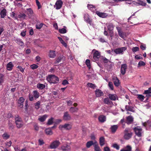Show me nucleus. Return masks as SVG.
<instances>
[{
    "label": "nucleus",
    "instance_id": "1",
    "mask_svg": "<svg viewBox=\"0 0 151 151\" xmlns=\"http://www.w3.org/2000/svg\"><path fill=\"white\" fill-rule=\"evenodd\" d=\"M47 80L50 83L54 84L58 83L59 82V78L54 75H48L47 77Z\"/></svg>",
    "mask_w": 151,
    "mask_h": 151
},
{
    "label": "nucleus",
    "instance_id": "2",
    "mask_svg": "<svg viewBox=\"0 0 151 151\" xmlns=\"http://www.w3.org/2000/svg\"><path fill=\"white\" fill-rule=\"evenodd\" d=\"M15 124L17 128H20L23 126L24 122L22 119L18 115L15 116Z\"/></svg>",
    "mask_w": 151,
    "mask_h": 151
},
{
    "label": "nucleus",
    "instance_id": "3",
    "mask_svg": "<svg viewBox=\"0 0 151 151\" xmlns=\"http://www.w3.org/2000/svg\"><path fill=\"white\" fill-rule=\"evenodd\" d=\"M124 138L126 140H128L130 139L132 135V133L130 130L128 128H126L124 132Z\"/></svg>",
    "mask_w": 151,
    "mask_h": 151
},
{
    "label": "nucleus",
    "instance_id": "4",
    "mask_svg": "<svg viewBox=\"0 0 151 151\" xmlns=\"http://www.w3.org/2000/svg\"><path fill=\"white\" fill-rule=\"evenodd\" d=\"M127 49L126 47H124L116 48L114 50L112 49V52L113 51L116 54H123L124 51Z\"/></svg>",
    "mask_w": 151,
    "mask_h": 151
},
{
    "label": "nucleus",
    "instance_id": "5",
    "mask_svg": "<svg viewBox=\"0 0 151 151\" xmlns=\"http://www.w3.org/2000/svg\"><path fill=\"white\" fill-rule=\"evenodd\" d=\"M134 130L135 134L139 137H141L142 136V129L140 127L137 126L134 129Z\"/></svg>",
    "mask_w": 151,
    "mask_h": 151
},
{
    "label": "nucleus",
    "instance_id": "6",
    "mask_svg": "<svg viewBox=\"0 0 151 151\" xmlns=\"http://www.w3.org/2000/svg\"><path fill=\"white\" fill-rule=\"evenodd\" d=\"M60 144L58 140H55L50 145V148L52 149L57 148Z\"/></svg>",
    "mask_w": 151,
    "mask_h": 151
},
{
    "label": "nucleus",
    "instance_id": "7",
    "mask_svg": "<svg viewBox=\"0 0 151 151\" xmlns=\"http://www.w3.org/2000/svg\"><path fill=\"white\" fill-rule=\"evenodd\" d=\"M108 30L109 31V35L110 37H112L114 35L113 29L114 27L112 24H109L107 26Z\"/></svg>",
    "mask_w": 151,
    "mask_h": 151
},
{
    "label": "nucleus",
    "instance_id": "8",
    "mask_svg": "<svg viewBox=\"0 0 151 151\" xmlns=\"http://www.w3.org/2000/svg\"><path fill=\"white\" fill-rule=\"evenodd\" d=\"M59 128L62 130L63 129L66 130H68L70 129L71 128L72 126L71 125L68 124H65L63 125H60L59 126Z\"/></svg>",
    "mask_w": 151,
    "mask_h": 151
},
{
    "label": "nucleus",
    "instance_id": "9",
    "mask_svg": "<svg viewBox=\"0 0 151 151\" xmlns=\"http://www.w3.org/2000/svg\"><path fill=\"white\" fill-rule=\"evenodd\" d=\"M63 2L61 0H57L55 4V7L56 9H59L62 6Z\"/></svg>",
    "mask_w": 151,
    "mask_h": 151
},
{
    "label": "nucleus",
    "instance_id": "10",
    "mask_svg": "<svg viewBox=\"0 0 151 151\" xmlns=\"http://www.w3.org/2000/svg\"><path fill=\"white\" fill-rule=\"evenodd\" d=\"M127 68V66L126 64H123L121 65L120 72L121 74L124 75L126 72V70Z\"/></svg>",
    "mask_w": 151,
    "mask_h": 151
},
{
    "label": "nucleus",
    "instance_id": "11",
    "mask_svg": "<svg viewBox=\"0 0 151 151\" xmlns=\"http://www.w3.org/2000/svg\"><path fill=\"white\" fill-rule=\"evenodd\" d=\"M65 59V57L63 55H60L56 59V60L55 62V64L59 63L60 62H63Z\"/></svg>",
    "mask_w": 151,
    "mask_h": 151
},
{
    "label": "nucleus",
    "instance_id": "12",
    "mask_svg": "<svg viewBox=\"0 0 151 151\" xmlns=\"http://www.w3.org/2000/svg\"><path fill=\"white\" fill-rule=\"evenodd\" d=\"M95 51L93 54V58L95 60H98L100 56V52L95 49H93L92 51Z\"/></svg>",
    "mask_w": 151,
    "mask_h": 151
},
{
    "label": "nucleus",
    "instance_id": "13",
    "mask_svg": "<svg viewBox=\"0 0 151 151\" xmlns=\"http://www.w3.org/2000/svg\"><path fill=\"white\" fill-rule=\"evenodd\" d=\"M25 100V99L23 97H21L19 98L17 102L19 106L21 108L23 107V103Z\"/></svg>",
    "mask_w": 151,
    "mask_h": 151
},
{
    "label": "nucleus",
    "instance_id": "14",
    "mask_svg": "<svg viewBox=\"0 0 151 151\" xmlns=\"http://www.w3.org/2000/svg\"><path fill=\"white\" fill-rule=\"evenodd\" d=\"M63 119L65 121H68L71 119V116L68 112L66 111L64 113Z\"/></svg>",
    "mask_w": 151,
    "mask_h": 151
},
{
    "label": "nucleus",
    "instance_id": "15",
    "mask_svg": "<svg viewBox=\"0 0 151 151\" xmlns=\"http://www.w3.org/2000/svg\"><path fill=\"white\" fill-rule=\"evenodd\" d=\"M116 28L119 36L122 38L124 39L125 36V34L121 31V28L119 27H117Z\"/></svg>",
    "mask_w": 151,
    "mask_h": 151
},
{
    "label": "nucleus",
    "instance_id": "16",
    "mask_svg": "<svg viewBox=\"0 0 151 151\" xmlns=\"http://www.w3.org/2000/svg\"><path fill=\"white\" fill-rule=\"evenodd\" d=\"M84 20L87 23L91 25L92 22V20L90 18L89 15L87 14H85L84 16Z\"/></svg>",
    "mask_w": 151,
    "mask_h": 151
},
{
    "label": "nucleus",
    "instance_id": "17",
    "mask_svg": "<svg viewBox=\"0 0 151 151\" xmlns=\"http://www.w3.org/2000/svg\"><path fill=\"white\" fill-rule=\"evenodd\" d=\"M96 97H99L103 96L104 94L103 92L100 89H97L95 91Z\"/></svg>",
    "mask_w": 151,
    "mask_h": 151
},
{
    "label": "nucleus",
    "instance_id": "18",
    "mask_svg": "<svg viewBox=\"0 0 151 151\" xmlns=\"http://www.w3.org/2000/svg\"><path fill=\"white\" fill-rule=\"evenodd\" d=\"M61 149L63 151H70V147L69 145L65 144L61 146Z\"/></svg>",
    "mask_w": 151,
    "mask_h": 151
},
{
    "label": "nucleus",
    "instance_id": "19",
    "mask_svg": "<svg viewBox=\"0 0 151 151\" xmlns=\"http://www.w3.org/2000/svg\"><path fill=\"white\" fill-rule=\"evenodd\" d=\"M118 128L117 125H113L111 126L110 128L111 132L112 133H115Z\"/></svg>",
    "mask_w": 151,
    "mask_h": 151
},
{
    "label": "nucleus",
    "instance_id": "20",
    "mask_svg": "<svg viewBox=\"0 0 151 151\" xmlns=\"http://www.w3.org/2000/svg\"><path fill=\"white\" fill-rule=\"evenodd\" d=\"M126 123L129 124H132L133 121V118L132 116H129L126 118Z\"/></svg>",
    "mask_w": 151,
    "mask_h": 151
},
{
    "label": "nucleus",
    "instance_id": "21",
    "mask_svg": "<svg viewBox=\"0 0 151 151\" xmlns=\"http://www.w3.org/2000/svg\"><path fill=\"white\" fill-rule=\"evenodd\" d=\"M56 55L55 51L50 50L49 52L48 56L50 58H54Z\"/></svg>",
    "mask_w": 151,
    "mask_h": 151
},
{
    "label": "nucleus",
    "instance_id": "22",
    "mask_svg": "<svg viewBox=\"0 0 151 151\" xmlns=\"http://www.w3.org/2000/svg\"><path fill=\"white\" fill-rule=\"evenodd\" d=\"M96 14L99 17L103 18L106 17L107 15L106 13L100 12L98 11L96 12Z\"/></svg>",
    "mask_w": 151,
    "mask_h": 151
},
{
    "label": "nucleus",
    "instance_id": "23",
    "mask_svg": "<svg viewBox=\"0 0 151 151\" xmlns=\"http://www.w3.org/2000/svg\"><path fill=\"white\" fill-rule=\"evenodd\" d=\"M114 83V85L116 87L119 86V80L116 77H114L113 78Z\"/></svg>",
    "mask_w": 151,
    "mask_h": 151
},
{
    "label": "nucleus",
    "instance_id": "24",
    "mask_svg": "<svg viewBox=\"0 0 151 151\" xmlns=\"http://www.w3.org/2000/svg\"><path fill=\"white\" fill-rule=\"evenodd\" d=\"M7 11L6 9L4 8L0 12L1 18H4L6 15Z\"/></svg>",
    "mask_w": 151,
    "mask_h": 151
},
{
    "label": "nucleus",
    "instance_id": "25",
    "mask_svg": "<svg viewBox=\"0 0 151 151\" xmlns=\"http://www.w3.org/2000/svg\"><path fill=\"white\" fill-rule=\"evenodd\" d=\"M108 96L109 98L112 101H115L116 98L118 99L116 94L109 93Z\"/></svg>",
    "mask_w": 151,
    "mask_h": 151
},
{
    "label": "nucleus",
    "instance_id": "26",
    "mask_svg": "<svg viewBox=\"0 0 151 151\" xmlns=\"http://www.w3.org/2000/svg\"><path fill=\"white\" fill-rule=\"evenodd\" d=\"M103 102L104 104L109 105H111L113 104L112 102L110 101L109 98H104Z\"/></svg>",
    "mask_w": 151,
    "mask_h": 151
},
{
    "label": "nucleus",
    "instance_id": "27",
    "mask_svg": "<svg viewBox=\"0 0 151 151\" xmlns=\"http://www.w3.org/2000/svg\"><path fill=\"white\" fill-rule=\"evenodd\" d=\"M125 109L127 111H129L133 112H135L134 107L129 105H126L125 106Z\"/></svg>",
    "mask_w": 151,
    "mask_h": 151
},
{
    "label": "nucleus",
    "instance_id": "28",
    "mask_svg": "<svg viewBox=\"0 0 151 151\" xmlns=\"http://www.w3.org/2000/svg\"><path fill=\"white\" fill-rule=\"evenodd\" d=\"M98 119L99 122H104L106 121V117L103 115H101L99 117Z\"/></svg>",
    "mask_w": 151,
    "mask_h": 151
},
{
    "label": "nucleus",
    "instance_id": "29",
    "mask_svg": "<svg viewBox=\"0 0 151 151\" xmlns=\"http://www.w3.org/2000/svg\"><path fill=\"white\" fill-rule=\"evenodd\" d=\"M14 65L12 64V62H10L8 63L6 65V68L9 70H11Z\"/></svg>",
    "mask_w": 151,
    "mask_h": 151
},
{
    "label": "nucleus",
    "instance_id": "30",
    "mask_svg": "<svg viewBox=\"0 0 151 151\" xmlns=\"http://www.w3.org/2000/svg\"><path fill=\"white\" fill-rule=\"evenodd\" d=\"M26 17V15L25 14L20 13V14L18 15L17 17H15V19H17L18 18L20 19L22 18L23 19H25Z\"/></svg>",
    "mask_w": 151,
    "mask_h": 151
},
{
    "label": "nucleus",
    "instance_id": "31",
    "mask_svg": "<svg viewBox=\"0 0 151 151\" xmlns=\"http://www.w3.org/2000/svg\"><path fill=\"white\" fill-rule=\"evenodd\" d=\"M45 132L47 135H52L53 134L50 128H46L45 130Z\"/></svg>",
    "mask_w": 151,
    "mask_h": 151
},
{
    "label": "nucleus",
    "instance_id": "32",
    "mask_svg": "<svg viewBox=\"0 0 151 151\" xmlns=\"http://www.w3.org/2000/svg\"><path fill=\"white\" fill-rule=\"evenodd\" d=\"M94 147L95 151H101L99 146L97 142L96 141H95V145Z\"/></svg>",
    "mask_w": 151,
    "mask_h": 151
},
{
    "label": "nucleus",
    "instance_id": "33",
    "mask_svg": "<svg viewBox=\"0 0 151 151\" xmlns=\"http://www.w3.org/2000/svg\"><path fill=\"white\" fill-rule=\"evenodd\" d=\"M99 143L101 146H103L105 144V139L104 137H101L99 139Z\"/></svg>",
    "mask_w": 151,
    "mask_h": 151
},
{
    "label": "nucleus",
    "instance_id": "34",
    "mask_svg": "<svg viewBox=\"0 0 151 151\" xmlns=\"http://www.w3.org/2000/svg\"><path fill=\"white\" fill-rule=\"evenodd\" d=\"M15 41L17 43L21 46H24V43L21 40L19 39H17L15 40Z\"/></svg>",
    "mask_w": 151,
    "mask_h": 151
},
{
    "label": "nucleus",
    "instance_id": "35",
    "mask_svg": "<svg viewBox=\"0 0 151 151\" xmlns=\"http://www.w3.org/2000/svg\"><path fill=\"white\" fill-rule=\"evenodd\" d=\"M94 145L95 142H93L92 141H90L87 142L86 144V147L87 148H89L92 145H93L94 146Z\"/></svg>",
    "mask_w": 151,
    "mask_h": 151
},
{
    "label": "nucleus",
    "instance_id": "36",
    "mask_svg": "<svg viewBox=\"0 0 151 151\" xmlns=\"http://www.w3.org/2000/svg\"><path fill=\"white\" fill-rule=\"evenodd\" d=\"M45 87V86L43 84L38 83L37 85V87L40 90H42Z\"/></svg>",
    "mask_w": 151,
    "mask_h": 151
},
{
    "label": "nucleus",
    "instance_id": "37",
    "mask_svg": "<svg viewBox=\"0 0 151 151\" xmlns=\"http://www.w3.org/2000/svg\"><path fill=\"white\" fill-rule=\"evenodd\" d=\"M47 116V115H44L39 118L38 119V120L41 122H43L45 121Z\"/></svg>",
    "mask_w": 151,
    "mask_h": 151
},
{
    "label": "nucleus",
    "instance_id": "38",
    "mask_svg": "<svg viewBox=\"0 0 151 151\" xmlns=\"http://www.w3.org/2000/svg\"><path fill=\"white\" fill-rule=\"evenodd\" d=\"M120 151H132V147L129 145H127L124 148L121 149Z\"/></svg>",
    "mask_w": 151,
    "mask_h": 151
},
{
    "label": "nucleus",
    "instance_id": "39",
    "mask_svg": "<svg viewBox=\"0 0 151 151\" xmlns=\"http://www.w3.org/2000/svg\"><path fill=\"white\" fill-rule=\"evenodd\" d=\"M78 110V108L73 107H70L69 110L72 113L77 112Z\"/></svg>",
    "mask_w": 151,
    "mask_h": 151
},
{
    "label": "nucleus",
    "instance_id": "40",
    "mask_svg": "<svg viewBox=\"0 0 151 151\" xmlns=\"http://www.w3.org/2000/svg\"><path fill=\"white\" fill-rule=\"evenodd\" d=\"M58 38L59 40V41L65 47H66L67 45L66 43L63 40L62 38L60 37H58Z\"/></svg>",
    "mask_w": 151,
    "mask_h": 151
},
{
    "label": "nucleus",
    "instance_id": "41",
    "mask_svg": "<svg viewBox=\"0 0 151 151\" xmlns=\"http://www.w3.org/2000/svg\"><path fill=\"white\" fill-rule=\"evenodd\" d=\"M33 96L36 99L38 98L39 97V93L36 90L33 91Z\"/></svg>",
    "mask_w": 151,
    "mask_h": 151
},
{
    "label": "nucleus",
    "instance_id": "42",
    "mask_svg": "<svg viewBox=\"0 0 151 151\" xmlns=\"http://www.w3.org/2000/svg\"><path fill=\"white\" fill-rule=\"evenodd\" d=\"M54 118L53 117H51L49 119L47 123V124L48 125H52L53 122Z\"/></svg>",
    "mask_w": 151,
    "mask_h": 151
},
{
    "label": "nucleus",
    "instance_id": "43",
    "mask_svg": "<svg viewBox=\"0 0 151 151\" xmlns=\"http://www.w3.org/2000/svg\"><path fill=\"white\" fill-rule=\"evenodd\" d=\"M40 102L39 101H37L35 104V108L37 109H38L40 108Z\"/></svg>",
    "mask_w": 151,
    "mask_h": 151
},
{
    "label": "nucleus",
    "instance_id": "44",
    "mask_svg": "<svg viewBox=\"0 0 151 151\" xmlns=\"http://www.w3.org/2000/svg\"><path fill=\"white\" fill-rule=\"evenodd\" d=\"M27 14L29 16H32L33 13V11L32 9L30 8L27 9Z\"/></svg>",
    "mask_w": 151,
    "mask_h": 151
},
{
    "label": "nucleus",
    "instance_id": "45",
    "mask_svg": "<svg viewBox=\"0 0 151 151\" xmlns=\"http://www.w3.org/2000/svg\"><path fill=\"white\" fill-rule=\"evenodd\" d=\"M86 64L88 69H90L91 68L90 61L89 59H87L86 61Z\"/></svg>",
    "mask_w": 151,
    "mask_h": 151
},
{
    "label": "nucleus",
    "instance_id": "46",
    "mask_svg": "<svg viewBox=\"0 0 151 151\" xmlns=\"http://www.w3.org/2000/svg\"><path fill=\"white\" fill-rule=\"evenodd\" d=\"M2 137L4 139H7L9 138L10 135L8 134L7 133L5 132L3 134Z\"/></svg>",
    "mask_w": 151,
    "mask_h": 151
},
{
    "label": "nucleus",
    "instance_id": "47",
    "mask_svg": "<svg viewBox=\"0 0 151 151\" xmlns=\"http://www.w3.org/2000/svg\"><path fill=\"white\" fill-rule=\"evenodd\" d=\"M43 24L42 23H41L40 24H37L36 25V28L37 29H40L42 27Z\"/></svg>",
    "mask_w": 151,
    "mask_h": 151
},
{
    "label": "nucleus",
    "instance_id": "48",
    "mask_svg": "<svg viewBox=\"0 0 151 151\" xmlns=\"http://www.w3.org/2000/svg\"><path fill=\"white\" fill-rule=\"evenodd\" d=\"M59 31L60 33L62 34H64L67 32V30L65 28H63L61 29H59Z\"/></svg>",
    "mask_w": 151,
    "mask_h": 151
},
{
    "label": "nucleus",
    "instance_id": "49",
    "mask_svg": "<svg viewBox=\"0 0 151 151\" xmlns=\"http://www.w3.org/2000/svg\"><path fill=\"white\" fill-rule=\"evenodd\" d=\"M137 98L139 100L141 101H142L144 100L145 97L144 96L142 95L139 94L138 95Z\"/></svg>",
    "mask_w": 151,
    "mask_h": 151
},
{
    "label": "nucleus",
    "instance_id": "50",
    "mask_svg": "<svg viewBox=\"0 0 151 151\" xmlns=\"http://www.w3.org/2000/svg\"><path fill=\"white\" fill-rule=\"evenodd\" d=\"M4 76L3 74H0V85H2V83L4 82Z\"/></svg>",
    "mask_w": 151,
    "mask_h": 151
},
{
    "label": "nucleus",
    "instance_id": "51",
    "mask_svg": "<svg viewBox=\"0 0 151 151\" xmlns=\"http://www.w3.org/2000/svg\"><path fill=\"white\" fill-rule=\"evenodd\" d=\"M132 50L133 52H135L137 51H139V48L138 47H133L132 49Z\"/></svg>",
    "mask_w": 151,
    "mask_h": 151
},
{
    "label": "nucleus",
    "instance_id": "52",
    "mask_svg": "<svg viewBox=\"0 0 151 151\" xmlns=\"http://www.w3.org/2000/svg\"><path fill=\"white\" fill-rule=\"evenodd\" d=\"M87 85L88 86L93 89H94L96 87V86L94 84H93L92 83H88L87 84Z\"/></svg>",
    "mask_w": 151,
    "mask_h": 151
},
{
    "label": "nucleus",
    "instance_id": "53",
    "mask_svg": "<svg viewBox=\"0 0 151 151\" xmlns=\"http://www.w3.org/2000/svg\"><path fill=\"white\" fill-rule=\"evenodd\" d=\"M145 63L144 62L141 61H139L138 64V67H139L141 66H145Z\"/></svg>",
    "mask_w": 151,
    "mask_h": 151
},
{
    "label": "nucleus",
    "instance_id": "54",
    "mask_svg": "<svg viewBox=\"0 0 151 151\" xmlns=\"http://www.w3.org/2000/svg\"><path fill=\"white\" fill-rule=\"evenodd\" d=\"M38 67V66L35 64H33L30 65V68L33 70L37 69Z\"/></svg>",
    "mask_w": 151,
    "mask_h": 151
},
{
    "label": "nucleus",
    "instance_id": "55",
    "mask_svg": "<svg viewBox=\"0 0 151 151\" xmlns=\"http://www.w3.org/2000/svg\"><path fill=\"white\" fill-rule=\"evenodd\" d=\"M108 86L111 90H114V86L112 82H109L108 83Z\"/></svg>",
    "mask_w": 151,
    "mask_h": 151
},
{
    "label": "nucleus",
    "instance_id": "56",
    "mask_svg": "<svg viewBox=\"0 0 151 151\" xmlns=\"http://www.w3.org/2000/svg\"><path fill=\"white\" fill-rule=\"evenodd\" d=\"M88 9H89L91 10L92 9L95 8V6L93 5L88 4L87 5Z\"/></svg>",
    "mask_w": 151,
    "mask_h": 151
},
{
    "label": "nucleus",
    "instance_id": "57",
    "mask_svg": "<svg viewBox=\"0 0 151 151\" xmlns=\"http://www.w3.org/2000/svg\"><path fill=\"white\" fill-rule=\"evenodd\" d=\"M25 110L26 111H27L28 110V101L27 100L25 101Z\"/></svg>",
    "mask_w": 151,
    "mask_h": 151
},
{
    "label": "nucleus",
    "instance_id": "58",
    "mask_svg": "<svg viewBox=\"0 0 151 151\" xmlns=\"http://www.w3.org/2000/svg\"><path fill=\"white\" fill-rule=\"evenodd\" d=\"M36 2L37 5L38 6V9H40L41 7V5L39 1L38 0H35Z\"/></svg>",
    "mask_w": 151,
    "mask_h": 151
},
{
    "label": "nucleus",
    "instance_id": "59",
    "mask_svg": "<svg viewBox=\"0 0 151 151\" xmlns=\"http://www.w3.org/2000/svg\"><path fill=\"white\" fill-rule=\"evenodd\" d=\"M34 127L35 130L38 131L39 129V127L37 124H35L34 125Z\"/></svg>",
    "mask_w": 151,
    "mask_h": 151
},
{
    "label": "nucleus",
    "instance_id": "60",
    "mask_svg": "<svg viewBox=\"0 0 151 151\" xmlns=\"http://www.w3.org/2000/svg\"><path fill=\"white\" fill-rule=\"evenodd\" d=\"M17 68L21 72L23 73L24 72V68H23L21 66H18Z\"/></svg>",
    "mask_w": 151,
    "mask_h": 151
},
{
    "label": "nucleus",
    "instance_id": "61",
    "mask_svg": "<svg viewBox=\"0 0 151 151\" xmlns=\"http://www.w3.org/2000/svg\"><path fill=\"white\" fill-rule=\"evenodd\" d=\"M69 84V83L68 81L66 80H63L62 82V84L65 86L67 84Z\"/></svg>",
    "mask_w": 151,
    "mask_h": 151
},
{
    "label": "nucleus",
    "instance_id": "62",
    "mask_svg": "<svg viewBox=\"0 0 151 151\" xmlns=\"http://www.w3.org/2000/svg\"><path fill=\"white\" fill-rule=\"evenodd\" d=\"M102 60L103 62L105 63H107L109 62V60L105 57L103 58L102 59Z\"/></svg>",
    "mask_w": 151,
    "mask_h": 151
},
{
    "label": "nucleus",
    "instance_id": "63",
    "mask_svg": "<svg viewBox=\"0 0 151 151\" xmlns=\"http://www.w3.org/2000/svg\"><path fill=\"white\" fill-rule=\"evenodd\" d=\"M113 147L116 148L117 150H119V146L116 144H114L113 145Z\"/></svg>",
    "mask_w": 151,
    "mask_h": 151
},
{
    "label": "nucleus",
    "instance_id": "64",
    "mask_svg": "<svg viewBox=\"0 0 151 151\" xmlns=\"http://www.w3.org/2000/svg\"><path fill=\"white\" fill-rule=\"evenodd\" d=\"M29 100L31 101H32L34 100V97L33 96L30 94L29 95Z\"/></svg>",
    "mask_w": 151,
    "mask_h": 151
}]
</instances>
